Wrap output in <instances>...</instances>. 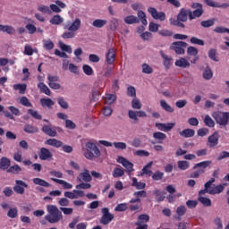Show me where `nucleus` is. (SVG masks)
I'll list each match as a JSON object with an SVG mask.
<instances>
[{"label":"nucleus","mask_w":229,"mask_h":229,"mask_svg":"<svg viewBox=\"0 0 229 229\" xmlns=\"http://www.w3.org/2000/svg\"><path fill=\"white\" fill-rule=\"evenodd\" d=\"M80 28H81V20L75 18L72 23L64 25V30H68V31L64 32L62 37L64 38H74L76 37V31H78Z\"/></svg>","instance_id":"obj_1"},{"label":"nucleus","mask_w":229,"mask_h":229,"mask_svg":"<svg viewBox=\"0 0 229 229\" xmlns=\"http://www.w3.org/2000/svg\"><path fill=\"white\" fill-rule=\"evenodd\" d=\"M85 148L82 147V151H84L83 155L87 160H94V158L101 157V150L93 142H86Z\"/></svg>","instance_id":"obj_2"},{"label":"nucleus","mask_w":229,"mask_h":229,"mask_svg":"<svg viewBox=\"0 0 229 229\" xmlns=\"http://www.w3.org/2000/svg\"><path fill=\"white\" fill-rule=\"evenodd\" d=\"M225 191V186L223 184L216 185L214 184L213 186H209L208 188H204L199 191V201H210V199L207 198L205 194H221Z\"/></svg>","instance_id":"obj_3"},{"label":"nucleus","mask_w":229,"mask_h":229,"mask_svg":"<svg viewBox=\"0 0 229 229\" xmlns=\"http://www.w3.org/2000/svg\"><path fill=\"white\" fill-rule=\"evenodd\" d=\"M48 215L45 216V219L48 221V223H58V221H62L63 216L62 212L56 208V206L51 205L47 206Z\"/></svg>","instance_id":"obj_4"},{"label":"nucleus","mask_w":229,"mask_h":229,"mask_svg":"<svg viewBox=\"0 0 229 229\" xmlns=\"http://www.w3.org/2000/svg\"><path fill=\"white\" fill-rule=\"evenodd\" d=\"M213 119H215L216 124H219L221 128L228 126L229 112L216 111L212 114Z\"/></svg>","instance_id":"obj_5"},{"label":"nucleus","mask_w":229,"mask_h":229,"mask_svg":"<svg viewBox=\"0 0 229 229\" xmlns=\"http://www.w3.org/2000/svg\"><path fill=\"white\" fill-rule=\"evenodd\" d=\"M191 8L194 11L190 10V21H194V19L201 17L205 11L203 10V4L199 3L191 4Z\"/></svg>","instance_id":"obj_6"},{"label":"nucleus","mask_w":229,"mask_h":229,"mask_svg":"<svg viewBox=\"0 0 229 229\" xmlns=\"http://www.w3.org/2000/svg\"><path fill=\"white\" fill-rule=\"evenodd\" d=\"M188 44L184 41H175L172 43L170 48H172L176 55H185V47H187Z\"/></svg>","instance_id":"obj_7"},{"label":"nucleus","mask_w":229,"mask_h":229,"mask_svg":"<svg viewBox=\"0 0 229 229\" xmlns=\"http://www.w3.org/2000/svg\"><path fill=\"white\" fill-rule=\"evenodd\" d=\"M148 12L156 21H164L166 19L165 13L158 12L155 7H149Z\"/></svg>","instance_id":"obj_8"},{"label":"nucleus","mask_w":229,"mask_h":229,"mask_svg":"<svg viewBox=\"0 0 229 229\" xmlns=\"http://www.w3.org/2000/svg\"><path fill=\"white\" fill-rule=\"evenodd\" d=\"M13 189L16 194H24L25 190L28 189V183L22 180H16Z\"/></svg>","instance_id":"obj_9"},{"label":"nucleus","mask_w":229,"mask_h":229,"mask_svg":"<svg viewBox=\"0 0 229 229\" xmlns=\"http://www.w3.org/2000/svg\"><path fill=\"white\" fill-rule=\"evenodd\" d=\"M102 214L103 216L100 220V223L102 225H108L109 223L112 222V219H114V215L110 213V210L108 209V208H102Z\"/></svg>","instance_id":"obj_10"},{"label":"nucleus","mask_w":229,"mask_h":229,"mask_svg":"<svg viewBox=\"0 0 229 229\" xmlns=\"http://www.w3.org/2000/svg\"><path fill=\"white\" fill-rule=\"evenodd\" d=\"M191 9L182 8L177 14L178 21L180 22H187L188 19L191 21Z\"/></svg>","instance_id":"obj_11"},{"label":"nucleus","mask_w":229,"mask_h":229,"mask_svg":"<svg viewBox=\"0 0 229 229\" xmlns=\"http://www.w3.org/2000/svg\"><path fill=\"white\" fill-rule=\"evenodd\" d=\"M117 162L125 167L127 173H133V171H135V169H133V163L130 162L128 159L119 157Z\"/></svg>","instance_id":"obj_12"},{"label":"nucleus","mask_w":229,"mask_h":229,"mask_svg":"<svg viewBox=\"0 0 229 229\" xmlns=\"http://www.w3.org/2000/svg\"><path fill=\"white\" fill-rule=\"evenodd\" d=\"M156 128L160 131H171L174 126H176L175 123H156Z\"/></svg>","instance_id":"obj_13"},{"label":"nucleus","mask_w":229,"mask_h":229,"mask_svg":"<svg viewBox=\"0 0 229 229\" xmlns=\"http://www.w3.org/2000/svg\"><path fill=\"white\" fill-rule=\"evenodd\" d=\"M78 182H92V175L90 174V172L84 168L83 172H81L78 177H77Z\"/></svg>","instance_id":"obj_14"},{"label":"nucleus","mask_w":229,"mask_h":229,"mask_svg":"<svg viewBox=\"0 0 229 229\" xmlns=\"http://www.w3.org/2000/svg\"><path fill=\"white\" fill-rule=\"evenodd\" d=\"M38 157L40 160H51L53 158V153L48 148H41Z\"/></svg>","instance_id":"obj_15"},{"label":"nucleus","mask_w":229,"mask_h":229,"mask_svg":"<svg viewBox=\"0 0 229 229\" xmlns=\"http://www.w3.org/2000/svg\"><path fill=\"white\" fill-rule=\"evenodd\" d=\"M209 148H216L219 144V133L215 132L208 138Z\"/></svg>","instance_id":"obj_16"},{"label":"nucleus","mask_w":229,"mask_h":229,"mask_svg":"<svg viewBox=\"0 0 229 229\" xmlns=\"http://www.w3.org/2000/svg\"><path fill=\"white\" fill-rule=\"evenodd\" d=\"M12 165V161H10V158L6 157H3L0 159V169L1 171H7V169H10V166Z\"/></svg>","instance_id":"obj_17"},{"label":"nucleus","mask_w":229,"mask_h":229,"mask_svg":"<svg viewBox=\"0 0 229 229\" xmlns=\"http://www.w3.org/2000/svg\"><path fill=\"white\" fill-rule=\"evenodd\" d=\"M106 61L108 64V65H112L114 62H115V49L109 48L106 55Z\"/></svg>","instance_id":"obj_18"},{"label":"nucleus","mask_w":229,"mask_h":229,"mask_svg":"<svg viewBox=\"0 0 229 229\" xmlns=\"http://www.w3.org/2000/svg\"><path fill=\"white\" fill-rule=\"evenodd\" d=\"M204 3H206V4L208 6H210L211 8H228L229 4H219L217 2H214L212 0H204Z\"/></svg>","instance_id":"obj_19"},{"label":"nucleus","mask_w":229,"mask_h":229,"mask_svg":"<svg viewBox=\"0 0 229 229\" xmlns=\"http://www.w3.org/2000/svg\"><path fill=\"white\" fill-rule=\"evenodd\" d=\"M41 131L48 137H56V129L51 128L49 125H44Z\"/></svg>","instance_id":"obj_20"},{"label":"nucleus","mask_w":229,"mask_h":229,"mask_svg":"<svg viewBox=\"0 0 229 229\" xmlns=\"http://www.w3.org/2000/svg\"><path fill=\"white\" fill-rule=\"evenodd\" d=\"M40 105L43 106V108H49L51 109L53 106H55V101L53 99L47 98H40Z\"/></svg>","instance_id":"obj_21"},{"label":"nucleus","mask_w":229,"mask_h":229,"mask_svg":"<svg viewBox=\"0 0 229 229\" xmlns=\"http://www.w3.org/2000/svg\"><path fill=\"white\" fill-rule=\"evenodd\" d=\"M45 144L52 146L53 148H62V146H64V142L56 139H48L45 141Z\"/></svg>","instance_id":"obj_22"},{"label":"nucleus","mask_w":229,"mask_h":229,"mask_svg":"<svg viewBox=\"0 0 229 229\" xmlns=\"http://www.w3.org/2000/svg\"><path fill=\"white\" fill-rule=\"evenodd\" d=\"M49 22L53 26H60V24H64V17L60 16L59 14L54 15L50 19Z\"/></svg>","instance_id":"obj_23"},{"label":"nucleus","mask_w":229,"mask_h":229,"mask_svg":"<svg viewBox=\"0 0 229 229\" xmlns=\"http://www.w3.org/2000/svg\"><path fill=\"white\" fill-rule=\"evenodd\" d=\"M176 67H181L182 69H187V67H191V64L187 59L181 57L179 60L175 61Z\"/></svg>","instance_id":"obj_24"},{"label":"nucleus","mask_w":229,"mask_h":229,"mask_svg":"<svg viewBox=\"0 0 229 229\" xmlns=\"http://www.w3.org/2000/svg\"><path fill=\"white\" fill-rule=\"evenodd\" d=\"M38 89H39L41 94H46V96H51V89L44 83L39 82L38 84Z\"/></svg>","instance_id":"obj_25"},{"label":"nucleus","mask_w":229,"mask_h":229,"mask_svg":"<svg viewBox=\"0 0 229 229\" xmlns=\"http://www.w3.org/2000/svg\"><path fill=\"white\" fill-rule=\"evenodd\" d=\"M179 134L185 139H191V137L196 134V131L192 129H185L182 131H180Z\"/></svg>","instance_id":"obj_26"},{"label":"nucleus","mask_w":229,"mask_h":229,"mask_svg":"<svg viewBox=\"0 0 229 229\" xmlns=\"http://www.w3.org/2000/svg\"><path fill=\"white\" fill-rule=\"evenodd\" d=\"M106 24H108V21L102 20V19H97L92 22V26L94 28H98V29L104 28V26H106Z\"/></svg>","instance_id":"obj_27"},{"label":"nucleus","mask_w":229,"mask_h":229,"mask_svg":"<svg viewBox=\"0 0 229 229\" xmlns=\"http://www.w3.org/2000/svg\"><path fill=\"white\" fill-rule=\"evenodd\" d=\"M26 133H38V127L31 124H26L23 128Z\"/></svg>","instance_id":"obj_28"},{"label":"nucleus","mask_w":229,"mask_h":229,"mask_svg":"<svg viewBox=\"0 0 229 229\" xmlns=\"http://www.w3.org/2000/svg\"><path fill=\"white\" fill-rule=\"evenodd\" d=\"M140 21L137 16L129 15L124 18V23L125 24H139Z\"/></svg>","instance_id":"obj_29"},{"label":"nucleus","mask_w":229,"mask_h":229,"mask_svg":"<svg viewBox=\"0 0 229 229\" xmlns=\"http://www.w3.org/2000/svg\"><path fill=\"white\" fill-rule=\"evenodd\" d=\"M161 56L164 60V65L166 69H169V66L171 65V62L173 61V57L164 54V52H160Z\"/></svg>","instance_id":"obj_30"},{"label":"nucleus","mask_w":229,"mask_h":229,"mask_svg":"<svg viewBox=\"0 0 229 229\" xmlns=\"http://www.w3.org/2000/svg\"><path fill=\"white\" fill-rule=\"evenodd\" d=\"M52 181L55 182V183H59V185H62L64 189H72V184H71L64 180L52 178Z\"/></svg>","instance_id":"obj_31"},{"label":"nucleus","mask_w":229,"mask_h":229,"mask_svg":"<svg viewBox=\"0 0 229 229\" xmlns=\"http://www.w3.org/2000/svg\"><path fill=\"white\" fill-rule=\"evenodd\" d=\"M17 101L20 105H22V106H27V108L32 106L31 102H30V99L26 97H20Z\"/></svg>","instance_id":"obj_32"},{"label":"nucleus","mask_w":229,"mask_h":229,"mask_svg":"<svg viewBox=\"0 0 229 229\" xmlns=\"http://www.w3.org/2000/svg\"><path fill=\"white\" fill-rule=\"evenodd\" d=\"M208 56L210 58V60H213V62H219V57H217V50H216V48L209 49Z\"/></svg>","instance_id":"obj_33"},{"label":"nucleus","mask_w":229,"mask_h":229,"mask_svg":"<svg viewBox=\"0 0 229 229\" xmlns=\"http://www.w3.org/2000/svg\"><path fill=\"white\" fill-rule=\"evenodd\" d=\"M177 167L181 171H187V169L191 167V163H189V161H178Z\"/></svg>","instance_id":"obj_34"},{"label":"nucleus","mask_w":229,"mask_h":229,"mask_svg":"<svg viewBox=\"0 0 229 229\" xmlns=\"http://www.w3.org/2000/svg\"><path fill=\"white\" fill-rule=\"evenodd\" d=\"M212 164V161H202L200 163L196 164L193 166V169H199V167L200 169H203V171H205V169H207V167H208V165H210Z\"/></svg>","instance_id":"obj_35"},{"label":"nucleus","mask_w":229,"mask_h":229,"mask_svg":"<svg viewBox=\"0 0 229 229\" xmlns=\"http://www.w3.org/2000/svg\"><path fill=\"white\" fill-rule=\"evenodd\" d=\"M109 28L111 31H117V28H119V20L117 18H113L109 22Z\"/></svg>","instance_id":"obj_36"},{"label":"nucleus","mask_w":229,"mask_h":229,"mask_svg":"<svg viewBox=\"0 0 229 229\" xmlns=\"http://www.w3.org/2000/svg\"><path fill=\"white\" fill-rule=\"evenodd\" d=\"M38 12L45 13L47 15H51V9L47 5L39 4L37 8Z\"/></svg>","instance_id":"obj_37"},{"label":"nucleus","mask_w":229,"mask_h":229,"mask_svg":"<svg viewBox=\"0 0 229 229\" xmlns=\"http://www.w3.org/2000/svg\"><path fill=\"white\" fill-rule=\"evenodd\" d=\"M213 76H214V73L212 72V69H210V66H207L203 72L204 80H212Z\"/></svg>","instance_id":"obj_38"},{"label":"nucleus","mask_w":229,"mask_h":229,"mask_svg":"<svg viewBox=\"0 0 229 229\" xmlns=\"http://www.w3.org/2000/svg\"><path fill=\"white\" fill-rule=\"evenodd\" d=\"M33 183H35V185H40L41 187H51V184H49V182L40 178H34Z\"/></svg>","instance_id":"obj_39"},{"label":"nucleus","mask_w":229,"mask_h":229,"mask_svg":"<svg viewBox=\"0 0 229 229\" xmlns=\"http://www.w3.org/2000/svg\"><path fill=\"white\" fill-rule=\"evenodd\" d=\"M160 106L163 108V110H165V112H170V114L174 112V109L169 106L165 100H160Z\"/></svg>","instance_id":"obj_40"},{"label":"nucleus","mask_w":229,"mask_h":229,"mask_svg":"<svg viewBox=\"0 0 229 229\" xmlns=\"http://www.w3.org/2000/svg\"><path fill=\"white\" fill-rule=\"evenodd\" d=\"M43 47L47 49V51H51V49L55 47V43H53L51 39H43Z\"/></svg>","instance_id":"obj_41"},{"label":"nucleus","mask_w":229,"mask_h":229,"mask_svg":"<svg viewBox=\"0 0 229 229\" xmlns=\"http://www.w3.org/2000/svg\"><path fill=\"white\" fill-rule=\"evenodd\" d=\"M185 212H187V208L184 206L178 207L176 209V214L178 216H176L175 218L180 221V219H182V216H185Z\"/></svg>","instance_id":"obj_42"},{"label":"nucleus","mask_w":229,"mask_h":229,"mask_svg":"<svg viewBox=\"0 0 229 229\" xmlns=\"http://www.w3.org/2000/svg\"><path fill=\"white\" fill-rule=\"evenodd\" d=\"M22 171V168L19 166V165H14L13 166H10L9 169H7V173H12V174H19Z\"/></svg>","instance_id":"obj_43"},{"label":"nucleus","mask_w":229,"mask_h":229,"mask_svg":"<svg viewBox=\"0 0 229 229\" xmlns=\"http://www.w3.org/2000/svg\"><path fill=\"white\" fill-rule=\"evenodd\" d=\"M57 103L59 106H61V108H64V110H67V108H69V103L65 101V98H64V97L57 98Z\"/></svg>","instance_id":"obj_44"},{"label":"nucleus","mask_w":229,"mask_h":229,"mask_svg":"<svg viewBox=\"0 0 229 229\" xmlns=\"http://www.w3.org/2000/svg\"><path fill=\"white\" fill-rule=\"evenodd\" d=\"M131 107L134 110H140L142 108V103H140V100L139 98H133L131 101Z\"/></svg>","instance_id":"obj_45"},{"label":"nucleus","mask_w":229,"mask_h":229,"mask_svg":"<svg viewBox=\"0 0 229 229\" xmlns=\"http://www.w3.org/2000/svg\"><path fill=\"white\" fill-rule=\"evenodd\" d=\"M26 89H27L26 84H14L13 85V89L19 90L20 94H26Z\"/></svg>","instance_id":"obj_46"},{"label":"nucleus","mask_w":229,"mask_h":229,"mask_svg":"<svg viewBox=\"0 0 229 229\" xmlns=\"http://www.w3.org/2000/svg\"><path fill=\"white\" fill-rule=\"evenodd\" d=\"M169 22L172 26H178V28H185V24L180 21V20L174 19V18H170Z\"/></svg>","instance_id":"obj_47"},{"label":"nucleus","mask_w":229,"mask_h":229,"mask_svg":"<svg viewBox=\"0 0 229 229\" xmlns=\"http://www.w3.org/2000/svg\"><path fill=\"white\" fill-rule=\"evenodd\" d=\"M59 47L60 49H62V51H65V53H72V47H71V46L66 45L65 43L60 41L59 42Z\"/></svg>","instance_id":"obj_48"},{"label":"nucleus","mask_w":229,"mask_h":229,"mask_svg":"<svg viewBox=\"0 0 229 229\" xmlns=\"http://www.w3.org/2000/svg\"><path fill=\"white\" fill-rule=\"evenodd\" d=\"M204 123L206 126H208L209 128H214V126H216V123L214 122V120H212V118L208 114L205 116Z\"/></svg>","instance_id":"obj_49"},{"label":"nucleus","mask_w":229,"mask_h":229,"mask_svg":"<svg viewBox=\"0 0 229 229\" xmlns=\"http://www.w3.org/2000/svg\"><path fill=\"white\" fill-rule=\"evenodd\" d=\"M153 138L156 139V140H165V139H167V135L164 132L157 131L153 133Z\"/></svg>","instance_id":"obj_50"},{"label":"nucleus","mask_w":229,"mask_h":229,"mask_svg":"<svg viewBox=\"0 0 229 229\" xmlns=\"http://www.w3.org/2000/svg\"><path fill=\"white\" fill-rule=\"evenodd\" d=\"M148 221L149 216L148 215H140L136 225H146Z\"/></svg>","instance_id":"obj_51"},{"label":"nucleus","mask_w":229,"mask_h":229,"mask_svg":"<svg viewBox=\"0 0 229 229\" xmlns=\"http://www.w3.org/2000/svg\"><path fill=\"white\" fill-rule=\"evenodd\" d=\"M82 71L87 76H92V74H94V70L89 64H84Z\"/></svg>","instance_id":"obj_52"},{"label":"nucleus","mask_w":229,"mask_h":229,"mask_svg":"<svg viewBox=\"0 0 229 229\" xmlns=\"http://www.w3.org/2000/svg\"><path fill=\"white\" fill-rule=\"evenodd\" d=\"M122 176H124V170L121 168H114L113 171V177L121 178Z\"/></svg>","instance_id":"obj_53"},{"label":"nucleus","mask_w":229,"mask_h":229,"mask_svg":"<svg viewBox=\"0 0 229 229\" xmlns=\"http://www.w3.org/2000/svg\"><path fill=\"white\" fill-rule=\"evenodd\" d=\"M33 53H38V51L37 49H33L30 46L26 45L24 48V55L31 56Z\"/></svg>","instance_id":"obj_54"},{"label":"nucleus","mask_w":229,"mask_h":229,"mask_svg":"<svg viewBox=\"0 0 229 229\" xmlns=\"http://www.w3.org/2000/svg\"><path fill=\"white\" fill-rule=\"evenodd\" d=\"M132 187H136V189H144L146 187V183L138 182L137 178L133 177Z\"/></svg>","instance_id":"obj_55"},{"label":"nucleus","mask_w":229,"mask_h":229,"mask_svg":"<svg viewBox=\"0 0 229 229\" xmlns=\"http://www.w3.org/2000/svg\"><path fill=\"white\" fill-rule=\"evenodd\" d=\"M215 23L216 21L213 19H209V20L201 21L200 26H202V28H211V26H214Z\"/></svg>","instance_id":"obj_56"},{"label":"nucleus","mask_w":229,"mask_h":229,"mask_svg":"<svg viewBox=\"0 0 229 229\" xmlns=\"http://www.w3.org/2000/svg\"><path fill=\"white\" fill-rule=\"evenodd\" d=\"M141 68L143 74H151L153 72V68H151L148 64H143Z\"/></svg>","instance_id":"obj_57"},{"label":"nucleus","mask_w":229,"mask_h":229,"mask_svg":"<svg viewBox=\"0 0 229 229\" xmlns=\"http://www.w3.org/2000/svg\"><path fill=\"white\" fill-rule=\"evenodd\" d=\"M28 113L34 118L37 119L38 121H40L42 119V115L38 114V111H35L33 109H29Z\"/></svg>","instance_id":"obj_58"},{"label":"nucleus","mask_w":229,"mask_h":229,"mask_svg":"<svg viewBox=\"0 0 229 229\" xmlns=\"http://www.w3.org/2000/svg\"><path fill=\"white\" fill-rule=\"evenodd\" d=\"M133 155H135V157H149V153L144 149L134 150Z\"/></svg>","instance_id":"obj_59"},{"label":"nucleus","mask_w":229,"mask_h":229,"mask_svg":"<svg viewBox=\"0 0 229 229\" xmlns=\"http://www.w3.org/2000/svg\"><path fill=\"white\" fill-rule=\"evenodd\" d=\"M158 28H160V24H157L153 21H151L148 25V30L152 33H157V31H158Z\"/></svg>","instance_id":"obj_60"},{"label":"nucleus","mask_w":229,"mask_h":229,"mask_svg":"<svg viewBox=\"0 0 229 229\" xmlns=\"http://www.w3.org/2000/svg\"><path fill=\"white\" fill-rule=\"evenodd\" d=\"M128 115H129V118H131L132 121H134L135 123H138L139 116H138L137 111L129 110Z\"/></svg>","instance_id":"obj_61"},{"label":"nucleus","mask_w":229,"mask_h":229,"mask_svg":"<svg viewBox=\"0 0 229 229\" xmlns=\"http://www.w3.org/2000/svg\"><path fill=\"white\" fill-rule=\"evenodd\" d=\"M158 35H161V37H173V32L170 30L164 29L158 31Z\"/></svg>","instance_id":"obj_62"},{"label":"nucleus","mask_w":229,"mask_h":229,"mask_svg":"<svg viewBox=\"0 0 229 229\" xmlns=\"http://www.w3.org/2000/svg\"><path fill=\"white\" fill-rule=\"evenodd\" d=\"M131 146H132V148H140V146H142V140L139 138H134L131 141Z\"/></svg>","instance_id":"obj_63"},{"label":"nucleus","mask_w":229,"mask_h":229,"mask_svg":"<svg viewBox=\"0 0 229 229\" xmlns=\"http://www.w3.org/2000/svg\"><path fill=\"white\" fill-rule=\"evenodd\" d=\"M187 54L190 55V56H198V48L194 47H189L187 49Z\"/></svg>","instance_id":"obj_64"}]
</instances>
